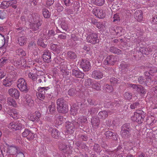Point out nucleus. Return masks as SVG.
Segmentation results:
<instances>
[{
	"instance_id": "nucleus-51",
	"label": "nucleus",
	"mask_w": 157,
	"mask_h": 157,
	"mask_svg": "<svg viewBox=\"0 0 157 157\" xmlns=\"http://www.w3.org/2000/svg\"><path fill=\"white\" fill-rule=\"evenodd\" d=\"M124 97L126 99L130 100L132 98V95L130 93L126 92L124 94Z\"/></svg>"
},
{
	"instance_id": "nucleus-18",
	"label": "nucleus",
	"mask_w": 157,
	"mask_h": 157,
	"mask_svg": "<svg viewBox=\"0 0 157 157\" xmlns=\"http://www.w3.org/2000/svg\"><path fill=\"white\" fill-rule=\"evenodd\" d=\"M116 61V59L114 56H107L105 60V64L113 65Z\"/></svg>"
},
{
	"instance_id": "nucleus-5",
	"label": "nucleus",
	"mask_w": 157,
	"mask_h": 157,
	"mask_svg": "<svg viewBox=\"0 0 157 157\" xmlns=\"http://www.w3.org/2000/svg\"><path fill=\"white\" fill-rule=\"evenodd\" d=\"M41 23L39 20V17L37 16L31 20L30 24V27L33 30L36 31L39 29V27L41 26Z\"/></svg>"
},
{
	"instance_id": "nucleus-13",
	"label": "nucleus",
	"mask_w": 157,
	"mask_h": 157,
	"mask_svg": "<svg viewBox=\"0 0 157 157\" xmlns=\"http://www.w3.org/2000/svg\"><path fill=\"white\" fill-rule=\"evenodd\" d=\"M8 93L10 95L15 99H18L20 97V92L14 88L10 89L8 90Z\"/></svg>"
},
{
	"instance_id": "nucleus-8",
	"label": "nucleus",
	"mask_w": 157,
	"mask_h": 157,
	"mask_svg": "<svg viewBox=\"0 0 157 157\" xmlns=\"http://www.w3.org/2000/svg\"><path fill=\"white\" fill-rule=\"evenodd\" d=\"M49 87H42L39 88L38 92L36 94L38 98L40 100H43L45 98V95L46 93V91L49 89Z\"/></svg>"
},
{
	"instance_id": "nucleus-50",
	"label": "nucleus",
	"mask_w": 157,
	"mask_h": 157,
	"mask_svg": "<svg viewBox=\"0 0 157 157\" xmlns=\"http://www.w3.org/2000/svg\"><path fill=\"white\" fill-rule=\"evenodd\" d=\"M34 134L31 131H30V132H29V134L28 136L27 139L29 140H30L33 139L34 138Z\"/></svg>"
},
{
	"instance_id": "nucleus-43",
	"label": "nucleus",
	"mask_w": 157,
	"mask_h": 157,
	"mask_svg": "<svg viewBox=\"0 0 157 157\" xmlns=\"http://www.w3.org/2000/svg\"><path fill=\"white\" fill-rule=\"evenodd\" d=\"M110 51L114 53L119 54L121 53V51L120 50L113 47L110 48Z\"/></svg>"
},
{
	"instance_id": "nucleus-40",
	"label": "nucleus",
	"mask_w": 157,
	"mask_h": 157,
	"mask_svg": "<svg viewBox=\"0 0 157 157\" xmlns=\"http://www.w3.org/2000/svg\"><path fill=\"white\" fill-rule=\"evenodd\" d=\"M37 44L39 46L43 48H45L47 46V44H45L44 40L41 38L38 39L37 41Z\"/></svg>"
},
{
	"instance_id": "nucleus-11",
	"label": "nucleus",
	"mask_w": 157,
	"mask_h": 157,
	"mask_svg": "<svg viewBox=\"0 0 157 157\" xmlns=\"http://www.w3.org/2000/svg\"><path fill=\"white\" fill-rule=\"evenodd\" d=\"M93 13L96 16L99 18H104L106 15V11L101 9L94 10Z\"/></svg>"
},
{
	"instance_id": "nucleus-15",
	"label": "nucleus",
	"mask_w": 157,
	"mask_h": 157,
	"mask_svg": "<svg viewBox=\"0 0 157 157\" xmlns=\"http://www.w3.org/2000/svg\"><path fill=\"white\" fill-rule=\"evenodd\" d=\"M44 61L47 63H49L51 61V52L48 50H45L44 52L42 55Z\"/></svg>"
},
{
	"instance_id": "nucleus-30",
	"label": "nucleus",
	"mask_w": 157,
	"mask_h": 157,
	"mask_svg": "<svg viewBox=\"0 0 157 157\" xmlns=\"http://www.w3.org/2000/svg\"><path fill=\"white\" fill-rule=\"evenodd\" d=\"M51 49L53 51L59 53L60 50V47L59 46L54 44H52L50 46Z\"/></svg>"
},
{
	"instance_id": "nucleus-6",
	"label": "nucleus",
	"mask_w": 157,
	"mask_h": 157,
	"mask_svg": "<svg viewBox=\"0 0 157 157\" xmlns=\"http://www.w3.org/2000/svg\"><path fill=\"white\" fill-rule=\"evenodd\" d=\"M21 122L18 121L16 122L11 123L8 125V128L15 130H18L21 129L22 128H24L23 123H25L24 121L22 120Z\"/></svg>"
},
{
	"instance_id": "nucleus-44",
	"label": "nucleus",
	"mask_w": 157,
	"mask_h": 157,
	"mask_svg": "<svg viewBox=\"0 0 157 157\" xmlns=\"http://www.w3.org/2000/svg\"><path fill=\"white\" fill-rule=\"evenodd\" d=\"M88 108L89 107L88 106L85 105V106L84 109L82 108L81 110L83 112V113H85L86 112V110L88 109V112L90 113V114H91V113L92 112V111L93 110V109H90Z\"/></svg>"
},
{
	"instance_id": "nucleus-42",
	"label": "nucleus",
	"mask_w": 157,
	"mask_h": 157,
	"mask_svg": "<svg viewBox=\"0 0 157 157\" xmlns=\"http://www.w3.org/2000/svg\"><path fill=\"white\" fill-rule=\"evenodd\" d=\"M61 26L63 29L66 31L68 30V27L67 24L64 21H62L61 23Z\"/></svg>"
},
{
	"instance_id": "nucleus-34",
	"label": "nucleus",
	"mask_w": 157,
	"mask_h": 157,
	"mask_svg": "<svg viewBox=\"0 0 157 157\" xmlns=\"http://www.w3.org/2000/svg\"><path fill=\"white\" fill-rule=\"evenodd\" d=\"M7 102L9 105H12L14 107H16L17 106V104L15 100L12 98H8L7 99Z\"/></svg>"
},
{
	"instance_id": "nucleus-41",
	"label": "nucleus",
	"mask_w": 157,
	"mask_h": 157,
	"mask_svg": "<svg viewBox=\"0 0 157 157\" xmlns=\"http://www.w3.org/2000/svg\"><path fill=\"white\" fill-rule=\"evenodd\" d=\"M103 88L104 90H106V91L108 92H112L113 90V87L108 84L104 85L103 86Z\"/></svg>"
},
{
	"instance_id": "nucleus-48",
	"label": "nucleus",
	"mask_w": 157,
	"mask_h": 157,
	"mask_svg": "<svg viewBox=\"0 0 157 157\" xmlns=\"http://www.w3.org/2000/svg\"><path fill=\"white\" fill-rule=\"evenodd\" d=\"M76 93V91L74 88L70 89L68 91V93L70 96H73L75 95Z\"/></svg>"
},
{
	"instance_id": "nucleus-26",
	"label": "nucleus",
	"mask_w": 157,
	"mask_h": 157,
	"mask_svg": "<svg viewBox=\"0 0 157 157\" xmlns=\"http://www.w3.org/2000/svg\"><path fill=\"white\" fill-rule=\"evenodd\" d=\"M17 151V147L13 146L9 147L7 151V152L10 153L11 155H14L16 154Z\"/></svg>"
},
{
	"instance_id": "nucleus-36",
	"label": "nucleus",
	"mask_w": 157,
	"mask_h": 157,
	"mask_svg": "<svg viewBox=\"0 0 157 157\" xmlns=\"http://www.w3.org/2000/svg\"><path fill=\"white\" fill-rule=\"evenodd\" d=\"M25 98L26 101L29 105H31L33 103V101L30 96L27 95L25 96Z\"/></svg>"
},
{
	"instance_id": "nucleus-45",
	"label": "nucleus",
	"mask_w": 157,
	"mask_h": 157,
	"mask_svg": "<svg viewBox=\"0 0 157 157\" xmlns=\"http://www.w3.org/2000/svg\"><path fill=\"white\" fill-rule=\"evenodd\" d=\"M101 85L98 82H96L92 85V87L97 90H99L100 89Z\"/></svg>"
},
{
	"instance_id": "nucleus-31",
	"label": "nucleus",
	"mask_w": 157,
	"mask_h": 157,
	"mask_svg": "<svg viewBox=\"0 0 157 157\" xmlns=\"http://www.w3.org/2000/svg\"><path fill=\"white\" fill-rule=\"evenodd\" d=\"M48 110H49L50 113L52 114L53 113L55 112L56 110L55 104L54 103H52L51 105L48 106Z\"/></svg>"
},
{
	"instance_id": "nucleus-52",
	"label": "nucleus",
	"mask_w": 157,
	"mask_h": 157,
	"mask_svg": "<svg viewBox=\"0 0 157 157\" xmlns=\"http://www.w3.org/2000/svg\"><path fill=\"white\" fill-rule=\"evenodd\" d=\"M92 84V80L90 78L86 79L85 82V85L86 86H90Z\"/></svg>"
},
{
	"instance_id": "nucleus-54",
	"label": "nucleus",
	"mask_w": 157,
	"mask_h": 157,
	"mask_svg": "<svg viewBox=\"0 0 157 157\" xmlns=\"http://www.w3.org/2000/svg\"><path fill=\"white\" fill-rule=\"evenodd\" d=\"M120 20V17L117 14H115L113 17V22H116L119 21Z\"/></svg>"
},
{
	"instance_id": "nucleus-29",
	"label": "nucleus",
	"mask_w": 157,
	"mask_h": 157,
	"mask_svg": "<svg viewBox=\"0 0 157 157\" xmlns=\"http://www.w3.org/2000/svg\"><path fill=\"white\" fill-rule=\"evenodd\" d=\"M78 109V107L75 105H73L71 107L70 110V113L71 114L73 115H75L77 113V110Z\"/></svg>"
},
{
	"instance_id": "nucleus-49",
	"label": "nucleus",
	"mask_w": 157,
	"mask_h": 157,
	"mask_svg": "<svg viewBox=\"0 0 157 157\" xmlns=\"http://www.w3.org/2000/svg\"><path fill=\"white\" fill-rule=\"evenodd\" d=\"M63 3L67 6L68 7L71 4V0H63Z\"/></svg>"
},
{
	"instance_id": "nucleus-3",
	"label": "nucleus",
	"mask_w": 157,
	"mask_h": 157,
	"mask_svg": "<svg viewBox=\"0 0 157 157\" xmlns=\"http://www.w3.org/2000/svg\"><path fill=\"white\" fill-rule=\"evenodd\" d=\"M55 61L59 65L61 74L63 77L68 75L67 72L66 71V64L64 62V60L59 57H57L55 59Z\"/></svg>"
},
{
	"instance_id": "nucleus-14",
	"label": "nucleus",
	"mask_w": 157,
	"mask_h": 157,
	"mask_svg": "<svg viewBox=\"0 0 157 157\" xmlns=\"http://www.w3.org/2000/svg\"><path fill=\"white\" fill-rule=\"evenodd\" d=\"M13 81V78L12 76L8 75L2 80V84L5 86H10L12 85Z\"/></svg>"
},
{
	"instance_id": "nucleus-47",
	"label": "nucleus",
	"mask_w": 157,
	"mask_h": 157,
	"mask_svg": "<svg viewBox=\"0 0 157 157\" xmlns=\"http://www.w3.org/2000/svg\"><path fill=\"white\" fill-rule=\"evenodd\" d=\"M30 131L28 129H25L24 132L22 133V136L24 137H26L27 138L28 137Z\"/></svg>"
},
{
	"instance_id": "nucleus-63",
	"label": "nucleus",
	"mask_w": 157,
	"mask_h": 157,
	"mask_svg": "<svg viewBox=\"0 0 157 157\" xmlns=\"http://www.w3.org/2000/svg\"><path fill=\"white\" fill-rule=\"evenodd\" d=\"M54 0H47L46 4L50 6L52 4L54 3Z\"/></svg>"
},
{
	"instance_id": "nucleus-27",
	"label": "nucleus",
	"mask_w": 157,
	"mask_h": 157,
	"mask_svg": "<svg viewBox=\"0 0 157 157\" xmlns=\"http://www.w3.org/2000/svg\"><path fill=\"white\" fill-rule=\"evenodd\" d=\"M27 40L24 36L19 37L18 38V43L21 46L23 45L26 43Z\"/></svg>"
},
{
	"instance_id": "nucleus-7",
	"label": "nucleus",
	"mask_w": 157,
	"mask_h": 157,
	"mask_svg": "<svg viewBox=\"0 0 157 157\" xmlns=\"http://www.w3.org/2000/svg\"><path fill=\"white\" fill-rule=\"evenodd\" d=\"M78 63L85 71H89L91 68L90 62L86 59H82L79 61Z\"/></svg>"
},
{
	"instance_id": "nucleus-56",
	"label": "nucleus",
	"mask_w": 157,
	"mask_h": 157,
	"mask_svg": "<svg viewBox=\"0 0 157 157\" xmlns=\"http://www.w3.org/2000/svg\"><path fill=\"white\" fill-rule=\"evenodd\" d=\"M139 105V103L138 102H135L130 105V107L131 109H133L136 108Z\"/></svg>"
},
{
	"instance_id": "nucleus-39",
	"label": "nucleus",
	"mask_w": 157,
	"mask_h": 157,
	"mask_svg": "<svg viewBox=\"0 0 157 157\" xmlns=\"http://www.w3.org/2000/svg\"><path fill=\"white\" fill-rule=\"evenodd\" d=\"M43 14L45 18H48L50 16V13L46 9H44L42 10Z\"/></svg>"
},
{
	"instance_id": "nucleus-28",
	"label": "nucleus",
	"mask_w": 157,
	"mask_h": 157,
	"mask_svg": "<svg viewBox=\"0 0 157 157\" xmlns=\"http://www.w3.org/2000/svg\"><path fill=\"white\" fill-rule=\"evenodd\" d=\"M91 2L94 5L98 6H102L105 3V0H91Z\"/></svg>"
},
{
	"instance_id": "nucleus-4",
	"label": "nucleus",
	"mask_w": 157,
	"mask_h": 157,
	"mask_svg": "<svg viewBox=\"0 0 157 157\" xmlns=\"http://www.w3.org/2000/svg\"><path fill=\"white\" fill-rule=\"evenodd\" d=\"M17 86L21 91L26 92L28 90L27 84L25 80L23 78L18 79Z\"/></svg>"
},
{
	"instance_id": "nucleus-10",
	"label": "nucleus",
	"mask_w": 157,
	"mask_h": 157,
	"mask_svg": "<svg viewBox=\"0 0 157 157\" xmlns=\"http://www.w3.org/2000/svg\"><path fill=\"white\" fill-rule=\"evenodd\" d=\"M41 117V114L38 111L34 113H31L28 117V119L33 122L38 121Z\"/></svg>"
},
{
	"instance_id": "nucleus-1",
	"label": "nucleus",
	"mask_w": 157,
	"mask_h": 157,
	"mask_svg": "<svg viewBox=\"0 0 157 157\" xmlns=\"http://www.w3.org/2000/svg\"><path fill=\"white\" fill-rule=\"evenodd\" d=\"M145 116V113L142 110H138L134 113V115L131 117V118L133 121L140 124L144 121Z\"/></svg>"
},
{
	"instance_id": "nucleus-17",
	"label": "nucleus",
	"mask_w": 157,
	"mask_h": 157,
	"mask_svg": "<svg viewBox=\"0 0 157 157\" xmlns=\"http://www.w3.org/2000/svg\"><path fill=\"white\" fill-rule=\"evenodd\" d=\"M8 113L15 119H17L20 117L18 112L15 109L9 110L8 111Z\"/></svg>"
},
{
	"instance_id": "nucleus-61",
	"label": "nucleus",
	"mask_w": 157,
	"mask_h": 157,
	"mask_svg": "<svg viewBox=\"0 0 157 157\" xmlns=\"http://www.w3.org/2000/svg\"><path fill=\"white\" fill-rule=\"evenodd\" d=\"M152 22L153 24H157V15L152 17Z\"/></svg>"
},
{
	"instance_id": "nucleus-57",
	"label": "nucleus",
	"mask_w": 157,
	"mask_h": 157,
	"mask_svg": "<svg viewBox=\"0 0 157 157\" xmlns=\"http://www.w3.org/2000/svg\"><path fill=\"white\" fill-rule=\"evenodd\" d=\"M143 50H144V54L147 55L148 54V51L147 48H141L140 49V51H143Z\"/></svg>"
},
{
	"instance_id": "nucleus-37",
	"label": "nucleus",
	"mask_w": 157,
	"mask_h": 157,
	"mask_svg": "<svg viewBox=\"0 0 157 157\" xmlns=\"http://www.w3.org/2000/svg\"><path fill=\"white\" fill-rule=\"evenodd\" d=\"M8 62L7 58L6 57H4L0 59V67H2Z\"/></svg>"
},
{
	"instance_id": "nucleus-19",
	"label": "nucleus",
	"mask_w": 157,
	"mask_h": 157,
	"mask_svg": "<svg viewBox=\"0 0 157 157\" xmlns=\"http://www.w3.org/2000/svg\"><path fill=\"white\" fill-rule=\"evenodd\" d=\"M103 76V73L98 70L94 71L92 74V77L97 79L101 78Z\"/></svg>"
},
{
	"instance_id": "nucleus-22",
	"label": "nucleus",
	"mask_w": 157,
	"mask_h": 157,
	"mask_svg": "<svg viewBox=\"0 0 157 157\" xmlns=\"http://www.w3.org/2000/svg\"><path fill=\"white\" fill-rule=\"evenodd\" d=\"M72 75L77 78H83L84 74L79 70H73L72 71Z\"/></svg>"
},
{
	"instance_id": "nucleus-64",
	"label": "nucleus",
	"mask_w": 157,
	"mask_h": 157,
	"mask_svg": "<svg viewBox=\"0 0 157 157\" xmlns=\"http://www.w3.org/2000/svg\"><path fill=\"white\" fill-rule=\"evenodd\" d=\"M59 148L62 150H64L67 148V147L65 145H61L59 146Z\"/></svg>"
},
{
	"instance_id": "nucleus-12",
	"label": "nucleus",
	"mask_w": 157,
	"mask_h": 157,
	"mask_svg": "<svg viewBox=\"0 0 157 157\" xmlns=\"http://www.w3.org/2000/svg\"><path fill=\"white\" fill-rule=\"evenodd\" d=\"M130 128L126 127L125 125H123L121 131V136L124 138L128 137L130 135Z\"/></svg>"
},
{
	"instance_id": "nucleus-32",
	"label": "nucleus",
	"mask_w": 157,
	"mask_h": 157,
	"mask_svg": "<svg viewBox=\"0 0 157 157\" xmlns=\"http://www.w3.org/2000/svg\"><path fill=\"white\" fill-rule=\"evenodd\" d=\"M100 118L104 119L108 116V113L106 111H104L99 112L98 115Z\"/></svg>"
},
{
	"instance_id": "nucleus-59",
	"label": "nucleus",
	"mask_w": 157,
	"mask_h": 157,
	"mask_svg": "<svg viewBox=\"0 0 157 157\" xmlns=\"http://www.w3.org/2000/svg\"><path fill=\"white\" fill-rule=\"evenodd\" d=\"M35 47L36 44L34 42H31L28 45V47L30 49L34 48H35Z\"/></svg>"
},
{
	"instance_id": "nucleus-21",
	"label": "nucleus",
	"mask_w": 157,
	"mask_h": 157,
	"mask_svg": "<svg viewBox=\"0 0 157 157\" xmlns=\"http://www.w3.org/2000/svg\"><path fill=\"white\" fill-rule=\"evenodd\" d=\"M73 124L70 122H68L66 123V127L67 131L69 133H73L75 130V126L73 125Z\"/></svg>"
},
{
	"instance_id": "nucleus-35",
	"label": "nucleus",
	"mask_w": 157,
	"mask_h": 157,
	"mask_svg": "<svg viewBox=\"0 0 157 157\" xmlns=\"http://www.w3.org/2000/svg\"><path fill=\"white\" fill-rule=\"evenodd\" d=\"M17 1L16 0H12L7 2L6 3L9 6H12L14 9L17 8V6L15 4L17 3Z\"/></svg>"
},
{
	"instance_id": "nucleus-53",
	"label": "nucleus",
	"mask_w": 157,
	"mask_h": 157,
	"mask_svg": "<svg viewBox=\"0 0 157 157\" xmlns=\"http://www.w3.org/2000/svg\"><path fill=\"white\" fill-rule=\"evenodd\" d=\"M105 134L106 137L109 138L113 136V132L110 131L106 132Z\"/></svg>"
},
{
	"instance_id": "nucleus-9",
	"label": "nucleus",
	"mask_w": 157,
	"mask_h": 157,
	"mask_svg": "<svg viewBox=\"0 0 157 157\" xmlns=\"http://www.w3.org/2000/svg\"><path fill=\"white\" fill-rule=\"evenodd\" d=\"M86 40L88 42L93 44L97 43L99 42L97 35L95 33H91L88 35Z\"/></svg>"
},
{
	"instance_id": "nucleus-16",
	"label": "nucleus",
	"mask_w": 157,
	"mask_h": 157,
	"mask_svg": "<svg viewBox=\"0 0 157 157\" xmlns=\"http://www.w3.org/2000/svg\"><path fill=\"white\" fill-rule=\"evenodd\" d=\"M37 72L36 70L35 69L29 71V72L28 74V76L33 81L36 80L38 76Z\"/></svg>"
},
{
	"instance_id": "nucleus-55",
	"label": "nucleus",
	"mask_w": 157,
	"mask_h": 157,
	"mask_svg": "<svg viewBox=\"0 0 157 157\" xmlns=\"http://www.w3.org/2000/svg\"><path fill=\"white\" fill-rule=\"evenodd\" d=\"M110 81L112 84L114 85L117 83V79L116 78H113L110 79Z\"/></svg>"
},
{
	"instance_id": "nucleus-2",
	"label": "nucleus",
	"mask_w": 157,
	"mask_h": 157,
	"mask_svg": "<svg viewBox=\"0 0 157 157\" xmlns=\"http://www.w3.org/2000/svg\"><path fill=\"white\" fill-rule=\"evenodd\" d=\"M57 108L59 113H67L68 110V107L65 102L64 100L62 98L58 99L57 101Z\"/></svg>"
},
{
	"instance_id": "nucleus-46",
	"label": "nucleus",
	"mask_w": 157,
	"mask_h": 157,
	"mask_svg": "<svg viewBox=\"0 0 157 157\" xmlns=\"http://www.w3.org/2000/svg\"><path fill=\"white\" fill-rule=\"evenodd\" d=\"M17 53L18 55L21 56H25L26 54L25 52L23 49H19L17 51Z\"/></svg>"
},
{
	"instance_id": "nucleus-33",
	"label": "nucleus",
	"mask_w": 157,
	"mask_h": 157,
	"mask_svg": "<svg viewBox=\"0 0 157 157\" xmlns=\"http://www.w3.org/2000/svg\"><path fill=\"white\" fill-rule=\"evenodd\" d=\"M55 119H56V123L58 125L61 124L63 121V117L60 116L56 115L55 116Z\"/></svg>"
},
{
	"instance_id": "nucleus-62",
	"label": "nucleus",
	"mask_w": 157,
	"mask_h": 157,
	"mask_svg": "<svg viewBox=\"0 0 157 157\" xmlns=\"http://www.w3.org/2000/svg\"><path fill=\"white\" fill-rule=\"evenodd\" d=\"M99 146L98 144H95L94 146V149L97 152H99L100 151Z\"/></svg>"
},
{
	"instance_id": "nucleus-24",
	"label": "nucleus",
	"mask_w": 157,
	"mask_h": 157,
	"mask_svg": "<svg viewBox=\"0 0 157 157\" xmlns=\"http://www.w3.org/2000/svg\"><path fill=\"white\" fill-rule=\"evenodd\" d=\"M49 131L51 132L52 136L55 138H57L59 136L58 131L56 128H49Z\"/></svg>"
},
{
	"instance_id": "nucleus-23",
	"label": "nucleus",
	"mask_w": 157,
	"mask_h": 157,
	"mask_svg": "<svg viewBox=\"0 0 157 157\" xmlns=\"http://www.w3.org/2000/svg\"><path fill=\"white\" fill-rule=\"evenodd\" d=\"M86 118L84 116H81L79 117L77 120V121L75 124V125H76V127H78L80 125V123H84L87 121Z\"/></svg>"
},
{
	"instance_id": "nucleus-25",
	"label": "nucleus",
	"mask_w": 157,
	"mask_h": 157,
	"mask_svg": "<svg viewBox=\"0 0 157 157\" xmlns=\"http://www.w3.org/2000/svg\"><path fill=\"white\" fill-rule=\"evenodd\" d=\"M100 121L98 117L93 118L91 120V123L93 127L97 128L99 124Z\"/></svg>"
},
{
	"instance_id": "nucleus-60",
	"label": "nucleus",
	"mask_w": 157,
	"mask_h": 157,
	"mask_svg": "<svg viewBox=\"0 0 157 157\" xmlns=\"http://www.w3.org/2000/svg\"><path fill=\"white\" fill-rule=\"evenodd\" d=\"M104 52L102 51L100 52L99 55V60H102L104 59Z\"/></svg>"
},
{
	"instance_id": "nucleus-20",
	"label": "nucleus",
	"mask_w": 157,
	"mask_h": 157,
	"mask_svg": "<svg viewBox=\"0 0 157 157\" xmlns=\"http://www.w3.org/2000/svg\"><path fill=\"white\" fill-rule=\"evenodd\" d=\"M135 19L138 21H141L143 18V13L141 10H137L134 14Z\"/></svg>"
},
{
	"instance_id": "nucleus-38",
	"label": "nucleus",
	"mask_w": 157,
	"mask_h": 157,
	"mask_svg": "<svg viewBox=\"0 0 157 157\" xmlns=\"http://www.w3.org/2000/svg\"><path fill=\"white\" fill-rule=\"evenodd\" d=\"M67 57L68 58L74 59L77 57V56L74 52L70 51L67 53Z\"/></svg>"
},
{
	"instance_id": "nucleus-58",
	"label": "nucleus",
	"mask_w": 157,
	"mask_h": 157,
	"mask_svg": "<svg viewBox=\"0 0 157 157\" xmlns=\"http://www.w3.org/2000/svg\"><path fill=\"white\" fill-rule=\"evenodd\" d=\"M6 14L4 12L0 11V18L2 19H3L5 18Z\"/></svg>"
}]
</instances>
